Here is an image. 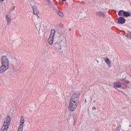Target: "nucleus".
I'll return each mask as SVG.
<instances>
[{
    "label": "nucleus",
    "mask_w": 131,
    "mask_h": 131,
    "mask_svg": "<svg viewBox=\"0 0 131 131\" xmlns=\"http://www.w3.org/2000/svg\"><path fill=\"white\" fill-rule=\"evenodd\" d=\"M66 45V38L64 36V33L60 32L58 33V36L56 42L55 43L54 47L57 51L62 49V47Z\"/></svg>",
    "instance_id": "1"
},
{
    "label": "nucleus",
    "mask_w": 131,
    "mask_h": 131,
    "mask_svg": "<svg viewBox=\"0 0 131 131\" xmlns=\"http://www.w3.org/2000/svg\"><path fill=\"white\" fill-rule=\"evenodd\" d=\"M1 61L0 74H3V73H5L6 70H8L10 68V62H9V58H8L7 56H2Z\"/></svg>",
    "instance_id": "2"
},
{
    "label": "nucleus",
    "mask_w": 131,
    "mask_h": 131,
    "mask_svg": "<svg viewBox=\"0 0 131 131\" xmlns=\"http://www.w3.org/2000/svg\"><path fill=\"white\" fill-rule=\"evenodd\" d=\"M55 33L56 31H55V30H51V34L48 39V42L51 46L54 43V39L55 38Z\"/></svg>",
    "instance_id": "3"
},
{
    "label": "nucleus",
    "mask_w": 131,
    "mask_h": 131,
    "mask_svg": "<svg viewBox=\"0 0 131 131\" xmlns=\"http://www.w3.org/2000/svg\"><path fill=\"white\" fill-rule=\"evenodd\" d=\"M77 106H78V103L70 101L68 109L71 112H73L77 108Z\"/></svg>",
    "instance_id": "4"
},
{
    "label": "nucleus",
    "mask_w": 131,
    "mask_h": 131,
    "mask_svg": "<svg viewBox=\"0 0 131 131\" xmlns=\"http://www.w3.org/2000/svg\"><path fill=\"white\" fill-rule=\"evenodd\" d=\"M11 121H12V118H11L10 116H7L4 119L3 125L10 127V124H11Z\"/></svg>",
    "instance_id": "5"
},
{
    "label": "nucleus",
    "mask_w": 131,
    "mask_h": 131,
    "mask_svg": "<svg viewBox=\"0 0 131 131\" xmlns=\"http://www.w3.org/2000/svg\"><path fill=\"white\" fill-rule=\"evenodd\" d=\"M25 121V119H24V116H21L19 122V125L18 126L17 131H23V127H24V124Z\"/></svg>",
    "instance_id": "6"
},
{
    "label": "nucleus",
    "mask_w": 131,
    "mask_h": 131,
    "mask_svg": "<svg viewBox=\"0 0 131 131\" xmlns=\"http://www.w3.org/2000/svg\"><path fill=\"white\" fill-rule=\"evenodd\" d=\"M70 102H73L74 103H79V96L76 94H73L70 100Z\"/></svg>",
    "instance_id": "7"
},
{
    "label": "nucleus",
    "mask_w": 131,
    "mask_h": 131,
    "mask_svg": "<svg viewBox=\"0 0 131 131\" xmlns=\"http://www.w3.org/2000/svg\"><path fill=\"white\" fill-rule=\"evenodd\" d=\"M11 58L10 63L11 66L15 67L16 65H18V59L16 57L11 56Z\"/></svg>",
    "instance_id": "8"
},
{
    "label": "nucleus",
    "mask_w": 131,
    "mask_h": 131,
    "mask_svg": "<svg viewBox=\"0 0 131 131\" xmlns=\"http://www.w3.org/2000/svg\"><path fill=\"white\" fill-rule=\"evenodd\" d=\"M5 20L7 23V25H10L12 22V16L10 14L5 15Z\"/></svg>",
    "instance_id": "9"
},
{
    "label": "nucleus",
    "mask_w": 131,
    "mask_h": 131,
    "mask_svg": "<svg viewBox=\"0 0 131 131\" xmlns=\"http://www.w3.org/2000/svg\"><path fill=\"white\" fill-rule=\"evenodd\" d=\"M116 121L119 127H121V124H122V119L118 117L116 118Z\"/></svg>",
    "instance_id": "10"
},
{
    "label": "nucleus",
    "mask_w": 131,
    "mask_h": 131,
    "mask_svg": "<svg viewBox=\"0 0 131 131\" xmlns=\"http://www.w3.org/2000/svg\"><path fill=\"white\" fill-rule=\"evenodd\" d=\"M121 86V83L119 82H116L114 83V88L115 89H120V88Z\"/></svg>",
    "instance_id": "11"
},
{
    "label": "nucleus",
    "mask_w": 131,
    "mask_h": 131,
    "mask_svg": "<svg viewBox=\"0 0 131 131\" xmlns=\"http://www.w3.org/2000/svg\"><path fill=\"white\" fill-rule=\"evenodd\" d=\"M95 15L96 16H98L99 17H105V14L103 12L101 11H97L95 13Z\"/></svg>",
    "instance_id": "12"
},
{
    "label": "nucleus",
    "mask_w": 131,
    "mask_h": 131,
    "mask_svg": "<svg viewBox=\"0 0 131 131\" xmlns=\"http://www.w3.org/2000/svg\"><path fill=\"white\" fill-rule=\"evenodd\" d=\"M118 23L119 24H124L125 23V19L123 17H120L118 19Z\"/></svg>",
    "instance_id": "13"
},
{
    "label": "nucleus",
    "mask_w": 131,
    "mask_h": 131,
    "mask_svg": "<svg viewBox=\"0 0 131 131\" xmlns=\"http://www.w3.org/2000/svg\"><path fill=\"white\" fill-rule=\"evenodd\" d=\"M105 62L108 66L107 68H111V61H110V59H109V58H106L105 60Z\"/></svg>",
    "instance_id": "14"
},
{
    "label": "nucleus",
    "mask_w": 131,
    "mask_h": 131,
    "mask_svg": "<svg viewBox=\"0 0 131 131\" xmlns=\"http://www.w3.org/2000/svg\"><path fill=\"white\" fill-rule=\"evenodd\" d=\"M32 8H33V13H34V15H36V16H37V17L38 18V14H39L38 10H37V9L34 8V7H33V6L32 7Z\"/></svg>",
    "instance_id": "15"
},
{
    "label": "nucleus",
    "mask_w": 131,
    "mask_h": 131,
    "mask_svg": "<svg viewBox=\"0 0 131 131\" xmlns=\"http://www.w3.org/2000/svg\"><path fill=\"white\" fill-rule=\"evenodd\" d=\"M9 127H8L7 126H4V125H3L1 131H8V129H9Z\"/></svg>",
    "instance_id": "16"
},
{
    "label": "nucleus",
    "mask_w": 131,
    "mask_h": 131,
    "mask_svg": "<svg viewBox=\"0 0 131 131\" xmlns=\"http://www.w3.org/2000/svg\"><path fill=\"white\" fill-rule=\"evenodd\" d=\"M46 3H47L48 6H52L53 5V3L51 0H44Z\"/></svg>",
    "instance_id": "17"
},
{
    "label": "nucleus",
    "mask_w": 131,
    "mask_h": 131,
    "mask_svg": "<svg viewBox=\"0 0 131 131\" xmlns=\"http://www.w3.org/2000/svg\"><path fill=\"white\" fill-rule=\"evenodd\" d=\"M130 15V13H129V12L124 11L123 16H124V17H128Z\"/></svg>",
    "instance_id": "18"
},
{
    "label": "nucleus",
    "mask_w": 131,
    "mask_h": 131,
    "mask_svg": "<svg viewBox=\"0 0 131 131\" xmlns=\"http://www.w3.org/2000/svg\"><path fill=\"white\" fill-rule=\"evenodd\" d=\"M123 13H124V11H123V10H120L118 12V15L119 16H122V15H123Z\"/></svg>",
    "instance_id": "19"
},
{
    "label": "nucleus",
    "mask_w": 131,
    "mask_h": 131,
    "mask_svg": "<svg viewBox=\"0 0 131 131\" xmlns=\"http://www.w3.org/2000/svg\"><path fill=\"white\" fill-rule=\"evenodd\" d=\"M36 28L38 31H39L40 30V26L39 25H36Z\"/></svg>",
    "instance_id": "20"
},
{
    "label": "nucleus",
    "mask_w": 131,
    "mask_h": 131,
    "mask_svg": "<svg viewBox=\"0 0 131 131\" xmlns=\"http://www.w3.org/2000/svg\"><path fill=\"white\" fill-rule=\"evenodd\" d=\"M57 14L58 15H59V16H60V17H63V16H64V14H63V13L60 11L58 12Z\"/></svg>",
    "instance_id": "21"
},
{
    "label": "nucleus",
    "mask_w": 131,
    "mask_h": 131,
    "mask_svg": "<svg viewBox=\"0 0 131 131\" xmlns=\"http://www.w3.org/2000/svg\"><path fill=\"white\" fill-rule=\"evenodd\" d=\"M14 10H15V6H12V7H11L10 8L9 11H10V12H12V11H14Z\"/></svg>",
    "instance_id": "22"
},
{
    "label": "nucleus",
    "mask_w": 131,
    "mask_h": 131,
    "mask_svg": "<svg viewBox=\"0 0 131 131\" xmlns=\"http://www.w3.org/2000/svg\"><path fill=\"white\" fill-rule=\"evenodd\" d=\"M32 2H31V1L28 2V5L30 7H32Z\"/></svg>",
    "instance_id": "23"
},
{
    "label": "nucleus",
    "mask_w": 131,
    "mask_h": 131,
    "mask_svg": "<svg viewBox=\"0 0 131 131\" xmlns=\"http://www.w3.org/2000/svg\"><path fill=\"white\" fill-rule=\"evenodd\" d=\"M126 37H127L128 38H129V37H130V34H127L126 35Z\"/></svg>",
    "instance_id": "24"
},
{
    "label": "nucleus",
    "mask_w": 131,
    "mask_h": 131,
    "mask_svg": "<svg viewBox=\"0 0 131 131\" xmlns=\"http://www.w3.org/2000/svg\"><path fill=\"white\" fill-rule=\"evenodd\" d=\"M115 131H120V130L119 129V127H117L116 129H115Z\"/></svg>",
    "instance_id": "25"
},
{
    "label": "nucleus",
    "mask_w": 131,
    "mask_h": 131,
    "mask_svg": "<svg viewBox=\"0 0 131 131\" xmlns=\"http://www.w3.org/2000/svg\"><path fill=\"white\" fill-rule=\"evenodd\" d=\"M60 27L61 28H63V25H61L60 26Z\"/></svg>",
    "instance_id": "26"
},
{
    "label": "nucleus",
    "mask_w": 131,
    "mask_h": 131,
    "mask_svg": "<svg viewBox=\"0 0 131 131\" xmlns=\"http://www.w3.org/2000/svg\"><path fill=\"white\" fill-rule=\"evenodd\" d=\"M62 2H66L67 0H61Z\"/></svg>",
    "instance_id": "27"
},
{
    "label": "nucleus",
    "mask_w": 131,
    "mask_h": 131,
    "mask_svg": "<svg viewBox=\"0 0 131 131\" xmlns=\"http://www.w3.org/2000/svg\"><path fill=\"white\" fill-rule=\"evenodd\" d=\"M5 0H0V2H4Z\"/></svg>",
    "instance_id": "28"
},
{
    "label": "nucleus",
    "mask_w": 131,
    "mask_h": 131,
    "mask_svg": "<svg viewBox=\"0 0 131 131\" xmlns=\"http://www.w3.org/2000/svg\"><path fill=\"white\" fill-rule=\"evenodd\" d=\"M97 63H99V60H96Z\"/></svg>",
    "instance_id": "29"
},
{
    "label": "nucleus",
    "mask_w": 131,
    "mask_h": 131,
    "mask_svg": "<svg viewBox=\"0 0 131 131\" xmlns=\"http://www.w3.org/2000/svg\"><path fill=\"white\" fill-rule=\"evenodd\" d=\"M128 126H129V127H130V125H129Z\"/></svg>",
    "instance_id": "30"
}]
</instances>
